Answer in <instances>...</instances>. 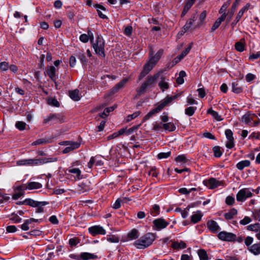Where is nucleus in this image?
<instances>
[{"label":"nucleus","mask_w":260,"mask_h":260,"mask_svg":"<svg viewBox=\"0 0 260 260\" xmlns=\"http://www.w3.org/2000/svg\"><path fill=\"white\" fill-rule=\"evenodd\" d=\"M178 95H175L172 96H167L162 101H161L158 105V106L150 111L144 117L142 122H144L146 120L149 119L150 117L155 115L157 113L159 112L162 109L169 104L171 103L173 100H175Z\"/></svg>","instance_id":"5"},{"label":"nucleus","mask_w":260,"mask_h":260,"mask_svg":"<svg viewBox=\"0 0 260 260\" xmlns=\"http://www.w3.org/2000/svg\"><path fill=\"white\" fill-rule=\"evenodd\" d=\"M66 145L68 146L63 150V153H67L70 152L73 150L77 149L79 147L80 144L78 142H71V141H65L63 142L62 144Z\"/></svg>","instance_id":"10"},{"label":"nucleus","mask_w":260,"mask_h":260,"mask_svg":"<svg viewBox=\"0 0 260 260\" xmlns=\"http://www.w3.org/2000/svg\"><path fill=\"white\" fill-rule=\"evenodd\" d=\"M56 70L54 66H48L46 68V72L51 80L54 82L56 81Z\"/></svg>","instance_id":"18"},{"label":"nucleus","mask_w":260,"mask_h":260,"mask_svg":"<svg viewBox=\"0 0 260 260\" xmlns=\"http://www.w3.org/2000/svg\"><path fill=\"white\" fill-rule=\"evenodd\" d=\"M171 153V151H168L167 152H160L158 154L157 158L158 159L167 158L170 156Z\"/></svg>","instance_id":"53"},{"label":"nucleus","mask_w":260,"mask_h":260,"mask_svg":"<svg viewBox=\"0 0 260 260\" xmlns=\"http://www.w3.org/2000/svg\"><path fill=\"white\" fill-rule=\"evenodd\" d=\"M163 52V50L160 49L155 55H153L152 50H150L149 60L144 66L143 71L140 73L138 79L139 81L141 80L153 69L161 57Z\"/></svg>","instance_id":"1"},{"label":"nucleus","mask_w":260,"mask_h":260,"mask_svg":"<svg viewBox=\"0 0 260 260\" xmlns=\"http://www.w3.org/2000/svg\"><path fill=\"white\" fill-rule=\"evenodd\" d=\"M140 113L141 112L140 111H137L131 115H129L126 119V121L129 122L132 119H135V118L139 116Z\"/></svg>","instance_id":"51"},{"label":"nucleus","mask_w":260,"mask_h":260,"mask_svg":"<svg viewBox=\"0 0 260 260\" xmlns=\"http://www.w3.org/2000/svg\"><path fill=\"white\" fill-rule=\"evenodd\" d=\"M15 126L20 131H23L25 129L26 124L23 121H17L15 124Z\"/></svg>","instance_id":"48"},{"label":"nucleus","mask_w":260,"mask_h":260,"mask_svg":"<svg viewBox=\"0 0 260 260\" xmlns=\"http://www.w3.org/2000/svg\"><path fill=\"white\" fill-rule=\"evenodd\" d=\"M248 250L254 255H258L260 254V245L258 243L254 244L248 248Z\"/></svg>","instance_id":"25"},{"label":"nucleus","mask_w":260,"mask_h":260,"mask_svg":"<svg viewBox=\"0 0 260 260\" xmlns=\"http://www.w3.org/2000/svg\"><path fill=\"white\" fill-rule=\"evenodd\" d=\"M253 215L254 218L260 221V209L254 211L253 212Z\"/></svg>","instance_id":"64"},{"label":"nucleus","mask_w":260,"mask_h":260,"mask_svg":"<svg viewBox=\"0 0 260 260\" xmlns=\"http://www.w3.org/2000/svg\"><path fill=\"white\" fill-rule=\"evenodd\" d=\"M237 214V210L235 208L230 210L228 212L224 214V217L226 219L229 220Z\"/></svg>","instance_id":"35"},{"label":"nucleus","mask_w":260,"mask_h":260,"mask_svg":"<svg viewBox=\"0 0 260 260\" xmlns=\"http://www.w3.org/2000/svg\"><path fill=\"white\" fill-rule=\"evenodd\" d=\"M225 19L224 18L223 16H220V17H219L213 24L211 28L212 30L214 31L216 29H217L219 26L221 22L223 21Z\"/></svg>","instance_id":"39"},{"label":"nucleus","mask_w":260,"mask_h":260,"mask_svg":"<svg viewBox=\"0 0 260 260\" xmlns=\"http://www.w3.org/2000/svg\"><path fill=\"white\" fill-rule=\"evenodd\" d=\"M21 203L22 204H25L34 207L40 206H45L49 204V203L47 202H38L30 199H27Z\"/></svg>","instance_id":"14"},{"label":"nucleus","mask_w":260,"mask_h":260,"mask_svg":"<svg viewBox=\"0 0 260 260\" xmlns=\"http://www.w3.org/2000/svg\"><path fill=\"white\" fill-rule=\"evenodd\" d=\"M33 218H30L25 221V222L21 225V228L23 231H27L29 230L28 225L32 222Z\"/></svg>","instance_id":"45"},{"label":"nucleus","mask_w":260,"mask_h":260,"mask_svg":"<svg viewBox=\"0 0 260 260\" xmlns=\"http://www.w3.org/2000/svg\"><path fill=\"white\" fill-rule=\"evenodd\" d=\"M61 122L59 118V115L56 114H50L49 115L46 116L43 120L44 124H48L50 122Z\"/></svg>","instance_id":"17"},{"label":"nucleus","mask_w":260,"mask_h":260,"mask_svg":"<svg viewBox=\"0 0 260 260\" xmlns=\"http://www.w3.org/2000/svg\"><path fill=\"white\" fill-rule=\"evenodd\" d=\"M208 229L212 233L217 232L219 229V226L217 223L214 220H209L207 222Z\"/></svg>","instance_id":"19"},{"label":"nucleus","mask_w":260,"mask_h":260,"mask_svg":"<svg viewBox=\"0 0 260 260\" xmlns=\"http://www.w3.org/2000/svg\"><path fill=\"white\" fill-rule=\"evenodd\" d=\"M191 48V45H189V46L186 48L185 50H184L181 54H180L179 55H178V59L179 60V59H182L184 58V57H185L188 53V52H189V51L190 50Z\"/></svg>","instance_id":"49"},{"label":"nucleus","mask_w":260,"mask_h":260,"mask_svg":"<svg viewBox=\"0 0 260 260\" xmlns=\"http://www.w3.org/2000/svg\"><path fill=\"white\" fill-rule=\"evenodd\" d=\"M6 231L8 233H14L17 231V228L15 225H9L6 228Z\"/></svg>","instance_id":"63"},{"label":"nucleus","mask_w":260,"mask_h":260,"mask_svg":"<svg viewBox=\"0 0 260 260\" xmlns=\"http://www.w3.org/2000/svg\"><path fill=\"white\" fill-rule=\"evenodd\" d=\"M140 124H138L137 125H134L130 128L127 129V135H131L134 131H136L140 126Z\"/></svg>","instance_id":"60"},{"label":"nucleus","mask_w":260,"mask_h":260,"mask_svg":"<svg viewBox=\"0 0 260 260\" xmlns=\"http://www.w3.org/2000/svg\"><path fill=\"white\" fill-rule=\"evenodd\" d=\"M218 238L223 241L233 242L236 240L237 237L233 233L222 231L218 233Z\"/></svg>","instance_id":"7"},{"label":"nucleus","mask_w":260,"mask_h":260,"mask_svg":"<svg viewBox=\"0 0 260 260\" xmlns=\"http://www.w3.org/2000/svg\"><path fill=\"white\" fill-rule=\"evenodd\" d=\"M139 236L138 231L136 229H133L128 233L127 239L128 240L136 239L138 238Z\"/></svg>","instance_id":"30"},{"label":"nucleus","mask_w":260,"mask_h":260,"mask_svg":"<svg viewBox=\"0 0 260 260\" xmlns=\"http://www.w3.org/2000/svg\"><path fill=\"white\" fill-rule=\"evenodd\" d=\"M89 39H90V37L88 34H82L80 36V40L83 43L87 42Z\"/></svg>","instance_id":"57"},{"label":"nucleus","mask_w":260,"mask_h":260,"mask_svg":"<svg viewBox=\"0 0 260 260\" xmlns=\"http://www.w3.org/2000/svg\"><path fill=\"white\" fill-rule=\"evenodd\" d=\"M251 222V219L248 216H245V217L240 220V223L242 225H246Z\"/></svg>","instance_id":"55"},{"label":"nucleus","mask_w":260,"mask_h":260,"mask_svg":"<svg viewBox=\"0 0 260 260\" xmlns=\"http://www.w3.org/2000/svg\"><path fill=\"white\" fill-rule=\"evenodd\" d=\"M153 223L158 230L164 229L168 225V223L162 218L155 219Z\"/></svg>","instance_id":"21"},{"label":"nucleus","mask_w":260,"mask_h":260,"mask_svg":"<svg viewBox=\"0 0 260 260\" xmlns=\"http://www.w3.org/2000/svg\"><path fill=\"white\" fill-rule=\"evenodd\" d=\"M214 155L215 157H219L222 155V152L220 150V148L219 146H215L213 149Z\"/></svg>","instance_id":"52"},{"label":"nucleus","mask_w":260,"mask_h":260,"mask_svg":"<svg viewBox=\"0 0 260 260\" xmlns=\"http://www.w3.org/2000/svg\"><path fill=\"white\" fill-rule=\"evenodd\" d=\"M39 162L40 161L37 159H25L18 160L16 164L17 166H35L38 165Z\"/></svg>","instance_id":"13"},{"label":"nucleus","mask_w":260,"mask_h":260,"mask_svg":"<svg viewBox=\"0 0 260 260\" xmlns=\"http://www.w3.org/2000/svg\"><path fill=\"white\" fill-rule=\"evenodd\" d=\"M235 48L237 51L242 52L244 50V44L241 42L236 43Z\"/></svg>","instance_id":"54"},{"label":"nucleus","mask_w":260,"mask_h":260,"mask_svg":"<svg viewBox=\"0 0 260 260\" xmlns=\"http://www.w3.org/2000/svg\"><path fill=\"white\" fill-rule=\"evenodd\" d=\"M251 191L247 188H243L240 190L236 195V199L238 202H244L247 198L252 196Z\"/></svg>","instance_id":"6"},{"label":"nucleus","mask_w":260,"mask_h":260,"mask_svg":"<svg viewBox=\"0 0 260 260\" xmlns=\"http://www.w3.org/2000/svg\"><path fill=\"white\" fill-rule=\"evenodd\" d=\"M207 113L211 114L213 118H214L217 121H221L222 119L221 116L218 114L217 112L213 110L212 109H209L207 111Z\"/></svg>","instance_id":"38"},{"label":"nucleus","mask_w":260,"mask_h":260,"mask_svg":"<svg viewBox=\"0 0 260 260\" xmlns=\"http://www.w3.org/2000/svg\"><path fill=\"white\" fill-rule=\"evenodd\" d=\"M69 96L73 100L75 101H79L80 99L79 91L78 89L70 91Z\"/></svg>","instance_id":"28"},{"label":"nucleus","mask_w":260,"mask_h":260,"mask_svg":"<svg viewBox=\"0 0 260 260\" xmlns=\"http://www.w3.org/2000/svg\"><path fill=\"white\" fill-rule=\"evenodd\" d=\"M129 79L128 78H125L123 79L120 82L117 83L114 87L113 90L115 92L118 91L120 89L123 88L125 85L127 83Z\"/></svg>","instance_id":"26"},{"label":"nucleus","mask_w":260,"mask_h":260,"mask_svg":"<svg viewBox=\"0 0 260 260\" xmlns=\"http://www.w3.org/2000/svg\"><path fill=\"white\" fill-rule=\"evenodd\" d=\"M65 174L68 176L70 175V174H72V176L76 180H79L82 178L81 172L79 168L70 167L69 168L66 169L65 171Z\"/></svg>","instance_id":"8"},{"label":"nucleus","mask_w":260,"mask_h":260,"mask_svg":"<svg viewBox=\"0 0 260 260\" xmlns=\"http://www.w3.org/2000/svg\"><path fill=\"white\" fill-rule=\"evenodd\" d=\"M235 202V199L231 197L228 196L225 199V203L228 205H232Z\"/></svg>","instance_id":"59"},{"label":"nucleus","mask_w":260,"mask_h":260,"mask_svg":"<svg viewBox=\"0 0 260 260\" xmlns=\"http://www.w3.org/2000/svg\"><path fill=\"white\" fill-rule=\"evenodd\" d=\"M207 16V12L206 11H203L202 13L200 15L199 19L198 22L197 26H199L203 24L205 19Z\"/></svg>","instance_id":"41"},{"label":"nucleus","mask_w":260,"mask_h":260,"mask_svg":"<svg viewBox=\"0 0 260 260\" xmlns=\"http://www.w3.org/2000/svg\"><path fill=\"white\" fill-rule=\"evenodd\" d=\"M202 214L200 211H198L191 216V220L193 223H196L200 221L202 218Z\"/></svg>","instance_id":"33"},{"label":"nucleus","mask_w":260,"mask_h":260,"mask_svg":"<svg viewBox=\"0 0 260 260\" xmlns=\"http://www.w3.org/2000/svg\"><path fill=\"white\" fill-rule=\"evenodd\" d=\"M238 6V3H237V2H235L234 3H233V4L232 5V6L231 7V9L230 10V11L229 12L228 15V18L226 19V22L227 23H229L232 19V18L236 11V9L237 7V6Z\"/></svg>","instance_id":"27"},{"label":"nucleus","mask_w":260,"mask_h":260,"mask_svg":"<svg viewBox=\"0 0 260 260\" xmlns=\"http://www.w3.org/2000/svg\"><path fill=\"white\" fill-rule=\"evenodd\" d=\"M197 14L193 15L189 20L186 23L183 27V30H182L181 35H182L185 32L191 29L193 22L197 19Z\"/></svg>","instance_id":"16"},{"label":"nucleus","mask_w":260,"mask_h":260,"mask_svg":"<svg viewBox=\"0 0 260 260\" xmlns=\"http://www.w3.org/2000/svg\"><path fill=\"white\" fill-rule=\"evenodd\" d=\"M247 230L249 231L257 232L256 234V237L259 240H260V224L256 223L252 224L247 226Z\"/></svg>","instance_id":"20"},{"label":"nucleus","mask_w":260,"mask_h":260,"mask_svg":"<svg viewBox=\"0 0 260 260\" xmlns=\"http://www.w3.org/2000/svg\"><path fill=\"white\" fill-rule=\"evenodd\" d=\"M25 185V188L26 189H39L42 187V185L37 182H29L26 184H23Z\"/></svg>","instance_id":"22"},{"label":"nucleus","mask_w":260,"mask_h":260,"mask_svg":"<svg viewBox=\"0 0 260 260\" xmlns=\"http://www.w3.org/2000/svg\"><path fill=\"white\" fill-rule=\"evenodd\" d=\"M159 212V206L158 205L155 204L153 206L152 210L150 212L153 216L157 215Z\"/></svg>","instance_id":"50"},{"label":"nucleus","mask_w":260,"mask_h":260,"mask_svg":"<svg viewBox=\"0 0 260 260\" xmlns=\"http://www.w3.org/2000/svg\"><path fill=\"white\" fill-rule=\"evenodd\" d=\"M250 162L249 160H242V161L239 162L237 164V167L239 170H242L244 168L247 167L249 166H250Z\"/></svg>","instance_id":"34"},{"label":"nucleus","mask_w":260,"mask_h":260,"mask_svg":"<svg viewBox=\"0 0 260 260\" xmlns=\"http://www.w3.org/2000/svg\"><path fill=\"white\" fill-rule=\"evenodd\" d=\"M88 35L90 37V40L92 44V47L96 54L103 57H105V42L103 38L100 36L97 37L96 40L94 41L93 35L92 32L88 30Z\"/></svg>","instance_id":"3"},{"label":"nucleus","mask_w":260,"mask_h":260,"mask_svg":"<svg viewBox=\"0 0 260 260\" xmlns=\"http://www.w3.org/2000/svg\"><path fill=\"white\" fill-rule=\"evenodd\" d=\"M25 188V185L21 184L19 186L14 187L13 188L14 190V193L12 196V198L14 200H17L21 196H23L24 194V191L26 190Z\"/></svg>","instance_id":"11"},{"label":"nucleus","mask_w":260,"mask_h":260,"mask_svg":"<svg viewBox=\"0 0 260 260\" xmlns=\"http://www.w3.org/2000/svg\"><path fill=\"white\" fill-rule=\"evenodd\" d=\"M114 107H110L107 108L105 109L104 112L100 114L101 118H104L108 116V114L111 111H113L114 109Z\"/></svg>","instance_id":"44"},{"label":"nucleus","mask_w":260,"mask_h":260,"mask_svg":"<svg viewBox=\"0 0 260 260\" xmlns=\"http://www.w3.org/2000/svg\"><path fill=\"white\" fill-rule=\"evenodd\" d=\"M204 184L210 189H214L223 185V182L216 180L214 178H210L208 180L204 181Z\"/></svg>","instance_id":"9"},{"label":"nucleus","mask_w":260,"mask_h":260,"mask_svg":"<svg viewBox=\"0 0 260 260\" xmlns=\"http://www.w3.org/2000/svg\"><path fill=\"white\" fill-rule=\"evenodd\" d=\"M225 134L228 139L226 143V147L228 148H232L234 146V138L233 137V132L231 129H226L225 131Z\"/></svg>","instance_id":"15"},{"label":"nucleus","mask_w":260,"mask_h":260,"mask_svg":"<svg viewBox=\"0 0 260 260\" xmlns=\"http://www.w3.org/2000/svg\"><path fill=\"white\" fill-rule=\"evenodd\" d=\"M9 68V64L8 62L4 61L0 63V69L4 71H7Z\"/></svg>","instance_id":"61"},{"label":"nucleus","mask_w":260,"mask_h":260,"mask_svg":"<svg viewBox=\"0 0 260 260\" xmlns=\"http://www.w3.org/2000/svg\"><path fill=\"white\" fill-rule=\"evenodd\" d=\"M161 80L158 83V86L160 89L164 91L165 90L168 89L169 87L168 84V80L164 76L160 77Z\"/></svg>","instance_id":"23"},{"label":"nucleus","mask_w":260,"mask_h":260,"mask_svg":"<svg viewBox=\"0 0 260 260\" xmlns=\"http://www.w3.org/2000/svg\"><path fill=\"white\" fill-rule=\"evenodd\" d=\"M197 108L194 107H189L186 108L185 110V114L189 116H191L193 115Z\"/></svg>","instance_id":"47"},{"label":"nucleus","mask_w":260,"mask_h":260,"mask_svg":"<svg viewBox=\"0 0 260 260\" xmlns=\"http://www.w3.org/2000/svg\"><path fill=\"white\" fill-rule=\"evenodd\" d=\"M243 90L242 86H240L237 83H232V91L236 93H240Z\"/></svg>","instance_id":"37"},{"label":"nucleus","mask_w":260,"mask_h":260,"mask_svg":"<svg viewBox=\"0 0 260 260\" xmlns=\"http://www.w3.org/2000/svg\"><path fill=\"white\" fill-rule=\"evenodd\" d=\"M38 160L40 161V162L39 163V165H42L43 164H46L48 162H54L57 161L56 158H43V159H37Z\"/></svg>","instance_id":"46"},{"label":"nucleus","mask_w":260,"mask_h":260,"mask_svg":"<svg viewBox=\"0 0 260 260\" xmlns=\"http://www.w3.org/2000/svg\"><path fill=\"white\" fill-rule=\"evenodd\" d=\"M162 127L165 130L169 132H173L176 129V126L173 122L164 123Z\"/></svg>","instance_id":"31"},{"label":"nucleus","mask_w":260,"mask_h":260,"mask_svg":"<svg viewBox=\"0 0 260 260\" xmlns=\"http://www.w3.org/2000/svg\"><path fill=\"white\" fill-rule=\"evenodd\" d=\"M252 116H256L254 114H250L249 113H246L242 117V121L246 124H248L252 120Z\"/></svg>","instance_id":"36"},{"label":"nucleus","mask_w":260,"mask_h":260,"mask_svg":"<svg viewBox=\"0 0 260 260\" xmlns=\"http://www.w3.org/2000/svg\"><path fill=\"white\" fill-rule=\"evenodd\" d=\"M175 161L177 163L180 164V166H183L184 164L187 162V159L184 155H180L178 156L175 158Z\"/></svg>","instance_id":"40"},{"label":"nucleus","mask_w":260,"mask_h":260,"mask_svg":"<svg viewBox=\"0 0 260 260\" xmlns=\"http://www.w3.org/2000/svg\"><path fill=\"white\" fill-rule=\"evenodd\" d=\"M81 260H88L90 259H95L97 256L88 252H83L81 254Z\"/></svg>","instance_id":"29"},{"label":"nucleus","mask_w":260,"mask_h":260,"mask_svg":"<svg viewBox=\"0 0 260 260\" xmlns=\"http://www.w3.org/2000/svg\"><path fill=\"white\" fill-rule=\"evenodd\" d=\"M171 246L174 249H183L186 248L187 245L184 241H180V242L175 241L173 242Z\"/></svg>","instance_id":"24"},{"label":"nucleus","mask_w":260,"mask_h":260,"mask_svg":"<svg viewBox=\"0 0 260 260\" xmlns=\"http://www.w3.org/2000/svg\"><path fill=\"white\" fill-rule=\"evenodd\" d=\"M155 238L154 234L148 233L135 241L134 245L138 249H143L150 246Z\"/></svg>","instance_id":"2"},{"label":"nucleus","mask_w":260,"mask_h":260,"mask_svg":"<svg viewBox=\"0 0 260 260\" xmlns=\"http://www.w3.org/2000/svg\"><path fill=\"white\" fill-rule=\"evenodd\" d=\"M95 7L98 9L97 11H98V15H99V17L103 19L107 18V16L105 15H104V14H103L102 12L100 10V9H101L104 11H105L106 9L103 6H102L100 5H99V4H96L95 5Z\"/></svg>","instance_id":"42"},{"label":"nucleus","mask_w":260,"mask_h":260,"mask_svg":"<svg viewBox=\"0 0 260 260\" xmlns=\"http://www.w3.org/2000/svg\"><path fill=\"white\" fill-rule=\"evenodd\" d=\"M48 142V139H46L45 138H42V139H38V140L34 141L33 143H31V145L33 146H37V145H40L46 144Z\"/></svg>","instance_id":"43"},{"label":"nucleus","mask_w":260,"mask_h":260,"mask_svg":"<svg viewBox=\"0 0 260 260\" xmlns=\"http://www.w3.org/2000/svg\"><path fill=\"white\" fill-rule=\"evenodd\" d=\"M197 253L200 260H208V256L205 250L200 249L198 251Z\"/></svg>","instance_id":"32"},{"label":"nucleus","mask_w":260,"mask_h":260,"mask_svg":"<svg viewBox=\"0 0 260 260\" xmlns=\"http://www.w3.org/2000/svg\"><path fill=\"white\" fill-rule=\"evenodd\" d=\"M77 56L83 63H86L87 62V59L83 52H79Z\"/></svg>","instance_id":"58"},{"label":"nucleus","mask_w":260,"mask_h":260,"mask_svg":"<svg viewBox=\"0 0 260 260\" xmlns=\"http://www.w3.org/2000/svg\"><path fill=\"white\" fill-rule=\"evenodd\" d=\"M162 72L163 71L161 70L153 76H148L140 87L137 89L136 91L138 94L139 95L142 94L145 92L147 88L152 87L156 83L157 79L161 75Z\"/></svg>","instance_id":"4"},{"label":"nucleus","mask_w":260,"mask_h":260,"mask_svg":"<svg viewBox=\"0 0 260 260\" xmlns=\"http://www.w3.org/2000/svg\"><path fill=\"white\" fill-rule=\"evenodd\" d=\"M89 232L93 236L97 235H105L106 231L102 226L100 225H94L90 227L88 229Z\"/></svg>","instance_id":"12"},{"label":"nucleus","mask_w":260,"mask_h":260,"mask_svg":"<svg viewBox=\"0 0 260 260\" xmlns=\"http://www.w3.org/2000/svg\"><path fill=\"white\" fill-rule=\"evenodd\" d=\"M12 217L11 218V220H13L15 223H18L21 221V218L19 217L17 215L15 214H12Z\"/></svg>","instance_id":"62"},{"label":"nucleus","mask_w":260,"mask_h":260,"mask_svg":"<svg viewBox=\"0 0 260 260\" xmlns=\"http://www.w3.org/2000/svg\"><path fill=\"white\" fill-rule=\"evenodd\" d=\"M133 31V27L131 26H127L125 27L124 30V33L127 36H130L132 35Z\"/></svg>","instance_id":"56"}]
</instances>
